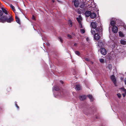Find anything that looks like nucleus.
I'll return each instance as SVG.
<instances>
[{
  "label": "nucleus",
  "mask_w": 126,
  "mask_h": 126,
  "mask_svg": "<svg viewBox=\"0 0 126 126\" xmlns=\"http://www.w3.org/2000/svg\"><path fill=\"white\" fill-rule=\"evenodd\" d=\"M99 33H95L94 35V39L96 41L98 40L101 38V36L99 34Z\"/></svg>",
  "instance_id": "nucleus-1"
},
{
  "label": "nucleus",
  "mask_w": 126,
  "mask_h": 126,
  "mask_svg": "<svg viewBox=\"0 0 126 126\" xmlns=\"http://www.w3.org/2000/svg\"><path fill=\"white\" fill-rule=\"evenodd\" d=\"M110 79L113 82L115 86L116 83V79L115 78V76L114 75H112L110 77Z\"/></svg>",
  "instance_id": "nucleus-2"
},
{
  "label": "nucleus",
  "mask_w": 126,
  "mask_h": 126,
  "mask_svg": "<svg viewBox=\"0 0 126 126\" xmlns=\"http://www.w3.org/2000/svg\"><path fill=\"white\" fill-rule=\"evenodd\" d=\"M7 16H3L0 17V21L2 23L6 22Z\"/></svg>",
  "instance_id": "nucleus-3"
},
{
  "label": "nucleus",
  "mask_w": 126,
  "mask_h": 126,
  "mask_svg": "<svg viewBox=\"0 0 126 126\" xmlns=\"http://www.w3.org/2000/svg\"><path fill=\"white\" fill-rule=\"evenodd\" d=\"M101 53L103 55H105L107 54L106 50L104 48H101L100 49Z\"/></svg>",
  "instance_id": "nucleus-4"
},
{
  "label": "nucleus",
  "mask_w": 126,
  "mask_h": 126,
  "mask_svg": "<svg viewBox=\"0 0 126 126\" xmlns=\"http://www.w3.org/2000/svg\"><path fill=\"white\" fill-rule=\"evenodd\" d=\"M95 29V30L96 32V33H99V34H100V33H102L101 32L102 31V30L101 27H100L97 28L96 27Z\"/></svg>",
  "instance_id": "nucleus-5"
},
{
  "label": "nucleus",
  "mask_w": 126,
  "mask_h": 126,
  "mask_svg": "<svg viewBox=\"0 0 126 126\" xmlns=\"http://www.w3.org/2000/svg\"><path fill=\"white\" fill-rule=\"evenodd\" d=\"M97 23L96 22H92L91 23V26L92 28L95 29L97 27Z\"/></svg>",
  "instance_id": "nucleus-6"
},
{
  "label": "nucleus",
  "mask_w": 126,
  "mask_h": 126,
  "mask_svg": "<svg viewBox=\"0 0 126 126\" xmlns=\"http://www.w3.org/2000/svg\"><path fill=\"white\" fill-rule=\"evenodd\" d=\"M74 4L75 6L76 7H78L79 6V3L78 0H75L74 1Z\"/></svg>",
  "instance_id": "nucleus-7"
},
{
  "label": "nucleus",
  "mask_w": 126,
  "mask_h": 126,
  "mask_svg": "<svg viewBox=\"0 0 126 126\" xmlns=\"http://www.w3.org/2000/svg\"><path fill=\"white\" fill-rule=\"evenodd\" d=\"M112 31L114 33H116L118 32V28L116 26H115L112 27Z\"/></svg>",
  "instance_id": "nucleus-8"
},
{
  "label": "nucleus",
  "mask_w": 126,
  "mask_h": 126,
  "mask_svg": "<svg viewBox=\"0 0 126 126\" xmlns=\"http://www.w3.org/2000/svg\"><path fill=\"white\" fill-rule=\"evenodd\" d=\"M13 19L11 17L9 16V18L6 17V21L8 23H11L13 21Z\"/></svg>",
  "instance_id": "nucleus-9"
},
{
  "label": "nucleus",
  "mask_w": 126,
  "mask_h": 126,
  "mask_svg": "<svg viewBox=\"0 0 126 126\" xmlns=\"http://www.w3.org/2000/svg\"><path fill=\"white\" fill-rule=\"evenodd\" d=\"M80 100H85L86 98V96L85 95H80L79 97Z\"/></svg>",
  "instance_id": "nucleus-10"
},
{
  "label": "nucleus",
  "mask_w": 126,
  "mask_h": 126,
  "mask_svg": "<svg viewBox=\"0 0 126 126\" xmlns=\"http://www.w3.org/2000/svg\"><path fill=\"white\" fill-rule=\"evenodd\" d=\"M91 12L89 11H86L85 13V15L86 17H88L90 16L91 15Z\"/></svg>",
  "instance_id": "nucleus-11"
},
{
  "label": "nucleus",
  "mask_w": 126,
  "mask_h": 126,
  "mask_svg": "<svg viewBox=\"0 0 126 126\" xmlns=\"http://www.w3.org/2000/svg\"><path fill=\"white\" fill-rule=\"evenodd\" d=\"M96 14L95 13H91V15L90 16V17L92 19H94L96 17Z\"/></svg>",
  "instance_id": "nucleus-12"
},
{
  "label": "nucleus",
  "mask_w": 126,
  "mask_h": 126,
  "mask_svg": "<svg viewBox=\"0 0 126 126\" xmlns=\"http://www.w3.org/2000/svg\"><path fill=\"white\" fill-rule=\"evenodd\" d=\"M16 22H17L20 26L21 24V22L20 18L17 16H16Z\"/></svg>",
  "instance_id": "nucleus-13"
},
{
  "label": "nucleus",
  "mask_w": 126,
  "mask_h": 126,
  "mask_svg": "<svg viewBox=\"0 0 126 126\" xmlns=\"http://www.w3.org/2000/svg\"><path fill=\"white\" fill-rule=\"evenodd\" d=\"M81 89V87L80 85L78 84L76 86L75 89L76 90H79Z\"/></svg>",
  "instance_id": "nucleus-14"
},
{
  "label": "nucleus",
  "mask_w": 126,
  "mask_h": 126,
  "mask_svg": "<svg viewBox=\"0 0 126 126\" xmlns=\"http://www.w3.org/2000/svg\"><path fill=\"white\" fill-rule=\"evenodd\" d=\"M10 7L15 14V18H16V11L15 9V7L11 4L10 5Z\"/></svg>",
  "instance_id": "nucleus-15"
},
{
  "label": "nucleus",
  "mask_w": 126,
  "mask_h": 126,
  "mask_svg": "<svg viewBox=\"0 0 126 126\" xmlns=\"http://www.w3.org/2000/svg\"><path fill=\"white\" fill-rule=\"evenodd\" d=\"M87 96L90 99V101L91 102H92L94 100V98L92 95L91 94L88 95H87Z\"/></svg>",
  "instance_id": "nucleus-16"
},
{
  "label": "nucleus",
  "mask_w": 126,
  "mask_h": 126,
  "mask_svg": "<svg viewBox=\"0 0 126 126\" xmlns=\"http://www.w3.org/2000/svg\"><path fill=\"white\" fill-rule=\"evenodd\" d=\"M54 90L57 91H58L60 90V88L58 86H55L53 87Z\"/></svg>",
  "instance_id": "nucleus-17"
},
{
  "label": "nucleus",
  "mask_w": 126,
  "mask_h": 126,
  "mask_svg": "<svg viewBox=\"0 0 126 126\" xmlns=\"http://www.w3.org/2000/svg\"><path fill=\"white\" fill-rule=\"evenodd\" d=\"M112 65L111 64H110L108 65L107 67L111 71L112 69Z\"/></svg>",
  "instance_id": "nucleus-18"
},
{
  "label": "nucleus",
  "mask_w": 126,
  "mask_h": 126,
  "mask_svg": "<svg viewBox=\"0 0 126 126\" xmlns=\"http://www.w3.org/2000/svg\"><path fill=\"white\" fill-rule=\"evenodd\" d=\"M115 22L113 20L111 21L110 23L111 25L112 26V27L115 26Z\"/></svg>",
  "instance_id": "nucleus-19"
},
{
  "label": "nucleus",
  "mask_w": 126,
  "mask_h": 126,
  "mask_svg": "<svg viewBox=\"0 0 126 126\" xmlns=\"http://www.w3.org/2000/svg\"><path fill=\"white\" fill-rule=\"evenodd\" d=\"M120 44H121L125 45L126 44V42L124 40H121L120 41Z\"/></svg>",
  "instance_id": "nucleus-20"
},
{
  "label": "nucleus",
  "mask_w": 126,
  "mask_h": 126,
  "mask_svg": "<svg viewBox=\"0 0 126 126\" xmlns=\"http://www.w3.org/2000/svg\"><path fill=\"white\" fill-rule=\"evenodd\" d=\"M1 9L2 10V12H3V13H4L5 14H7V10L3 8H1Z\"/></svg>",
  "instance_id": "nucleus-21"
},
{
  "label": "nucleus",
  "mask_w": 126,
  "mask_h": 126,
  "mask_svg": "<svg viewBox=\"0 0 126 126\" xmlns=\"http://www.w3.org/2000/svg\"><path fill=\"white\" fill-rule=\"evenodd\" d=\"M68 23L69 25V26L70 27H72V23L71 20H69L68 22Z\"/></svg>",
  "instance_id": "nucleus-22"
},
{
  "label": "nucleus",
  "mask_w": 126,
  "mask_h": 126,
  "mask_svg": "<svg viewBox=\"0 0 126 126\" xmlns=\"http://www.w3.org/2000/svg\"><path fill=\"white\" fill-rule=\"evenodd\" d=\"M119 35L121 37H123L124 36V35L122 32H119Z\"/></svg>",
  "instance_id": "nucleus-23"
},
{
  "label": "nucleus",
  "mask_w": 126,
  "mask_h": 126,
  "mask_svg": "<svg viewBox=\"0 0 126 126\" xmlns=\"http://www.w3.org/2000/svg\"><path fill=\"white\" fill-rule=\"evenodd\" d=\"M91 32L92 35H94V34L95 33V31L94 30H93L91 29Z\"/></svg>",
  "instance_id": "nucleus-24"
},
{
  "label": "nucleus",
  "mask_w": 126,
  "mask_h": 126,
  "mask_svg": "<svg viewBox=\"0 0 126 126\" xmlns=\"http://www.w3.org/2000/svg\"><path fill=\"white\" fill-rule=\"evenodd\" d=\"M75 53L76 55H78V56H79L80 55V53L78 51H75Z\"/></svg>",
  "instance_id": "nucleus-25"
},
{
  "label": "nucleus",
  "mask_w": 126,
  "mask_h": 126,
  "mask_svg": "<svg viewBox=\"0 0 126 126\" xmlns=\"http://www.w3.org/2000/svg\"><path fill=\"white\" fill-rule=\"evenodd\" d=\"M80 31L81 33L82 34L84 33L85 32V31L84 30L82 29H80Z\"/></svg>",
  "instance_id": "nucleus-26"
},
{
  "label": "nucleus",
  "mask_w": 126,
  "mask_h": 126,
  "mask_svg": "<svg viewBox=\"0 0 126 126\" xmlns=\"http://www.w3.org/2000/svg\"><path fill=\"white\" fill-rule=\"evenodd\" d=\"M99 61L100 62L102 63H103L104 62V60L103 59H100L99 60Z\"/></svg>",
  "instance_id": "nucleus-27"
},
{
  "label": "nucleus",
  "mask_w": 126,
  "mask_h": 126,
  "mask_svg": "<svg viewBox=\"0 0 126 126\" xmlns=\"http://www.w3.org/2000/svg\"><path fill=\"white\" fill-rule=\"evenodd\" d=\"M3 15V12L1 10H0V17L1 16Z\"/></svg>",
  "instance_id": "nucleus-28"
},
{
  "label": "nucleus",
  "mask_w": 126,
  "mask_h": 126,
  "mask_svg": "<svg viewBox=\"0 0 126 126\" xmlns=\"http://www.w3.org/2000/svg\"><path fill=\"white\" fill-rule=\"evenodd\" d=\"M76 19H77V21L78 22V23H79V24H80V23H81V21L77 17L76 18Z\"/></svg>",
  "instance_id": "nucleus-29"
},
{
  "label": "nucleus",
  "mask_w": 126,
  "mask_h": 126,
  "mask_svg": "<svg viewBox=\"0 0 126 126\" xmlns=\"http://www.w3.org/2000/svg\"><path fill=\"white\" fill-rule=\"evenodd\" d=\"M67 37L70 38H72V36L69 34H68L67 35Z\"/></svg>",
  "instance_id": "nucleus-30"
},
{
  "label": "nucleus",
  "mask_w": 126,
  "mask_h": 126,
  "mask_svg": "<svg viewBox=\"0 0 126 126\" xmlns=\"http://www.w3.org/2000/svg\"><path fill=\"white\" fill-rule=\"evenodd\" d=\"M59 39L60 40V41L62 43L63 42V40L62 39V38L61 37H58Z\"/></svg>",
  "instance_id": "nucleus-31"
},
{
  "label": "nucleus",
  "mask_w": 126,
  "mask_h": 126,
  "mask_svg": "<svg viewBox=\"0 0 126 126\" xmlns=\"http://www.w3.org/2000/svg\"><path fill=\"white\" fill-rule=\"evenodd\" d=\"M117 95L118 97H119V98H120L121 96V94L119 93H118V94H117Z\"/></svg>",
  "instance_id": "nucleus-32"
},
{
  "label": "nucleus",
  "mask_w": 126,
  "mask_h": 126,
  "mask_svg": "<svg viewBox=\"0 0 126 126\" xmlns=\"http://www.w3.org/2000/svg\"><path fill=\"white\" fill-rule=\"evenodd\" d=\"M11 87H9L7 88V90L8 91V92H9V91H10V90H11Z\"/></svg>",
  "instance_id": "nucleus-33"
},
{
  "label": "nucleus",
  "mask_w": 126,
  "mask_h": 126,
  "mask_svg": "<svg viewBox=\"0 0 126 126\" xmlns=\"http://www.w3.org/2000/svg\"><path fill=\"white\" fill-rule=\"evenodd\" d=\"M123 90L125 92V94L126 95V89H125L124 88H123Z\"/></svg>",
  "instance_id": "nucleus-34"
},
{
  "label": "nucleus",
  "mask_w": 126,
  "mask_h": 126,
  "mask_svg": "<svg viewBox=\"0 0 126 126\" xmlns=\"http://www.w3.org/2000/svg\"><path fill=\"white\" fill-rule=\"evenodd\" d=\"M32 18L33 20H35V17L33 15H32Z\"/></svg>",
  "instance_id": "nucleus-35"
},
{
  "label": "nucleus",
  "mask_w": 126,
  "mask_h": 126,
  "mask_svg": "<svg viewBox=\"0 0 126 126\" xmlns=\"http://www.w3.org/2000/svg\"><path fill=\"white\" fill-rule=\"evenodd\" d=\"M82 25L81 23L79 24V27L80 28H82Z\"/></svg>",
  "instance_id": "nucleus-36"
},
{
  "label": "nucleus",
  "mask_w": 126,
  "mask_h": 126,
  "mask_svg": "<svg viewBox=\"0 0 126 126\" xmlns=\"http://www.w3.org/2000/svg\"><path fill=\"white\" fill-rule=\"evenodd\" d=\"M86 39V41H88L89 40V38L88 37H87Z\"/></svg>",
  "instance_id": "nucleus-37"
},
{
  "label": "nucleus",
  "mask_w": 126,
  "mask_h": 126,
  "mask_svg": "<svg viewBox=\"0 0 126 126\" xmlns=\"http://www.w3.org/2000/svg\"><path fill=\"white\" fill-rule=\"evenodd\" d=\"M78 13L79 14H81V12L80 11H79L78 12Z\"/></svg>",
  "instance_id": "nucleus-38"
},
{
  "label": "nucleus",
  "mask_w": 126,
  "mask_h": 126,
  "mask_svg": "<svg viewBox=\"0 0 126 126\" xmlns=\"http://www.w3.org/2000/svg\"><path fill=\"white\" fill-rule=\"evenodd\" d=\"M16 107L17 108L19 109V107L17 105V104H16Z\"/></svg>",
  "instance_id": "nucleus-39"
},
{
  "label": "nucleus",
  "mask_w": 126,
  "mask_h": 126,
  "mask_svg": "<svg viewBox=\"0 0 126 126\" xmlns=\"http://www.w3.org/2000/svg\"><path fill=\"white\" fill-rule=\"evenodd\" d=\"M85 60L86 61H89V59L88 58H85Z\"/></svg>",
  "instance_id": "nucleus-40"
},
{
  "label": "nucleus",
  "mask_w": 126,
  "mask_h": 126,
  "mask_svg": "<svg viewBox=\"0 0 126 126\" xmlns=\"http://www.w3.org/2000/svg\"><path fill=\"white\" fill-rule=\"evenodd\" d=\"M60 82L62 84H63V82L62 81H60Z\"/></svg>",
  "instance_id": "nucleus-41"
},
{
  "label": "nucleus",
  "mask_w": 126,
  "mask_h": 126,
  "mask_svg": "<svg viewBox=\"0 0 126 126\" xmlns=\"http://www.w3.org/2000/svg\"><path fill=\"white\" fill-rule=\"evenodd\" d=\"M79 17L80 19L81 18V17L80 15L79 16Z\"/></svg>",
  "instance_id": "nucleus-42"
},
{
  "label": "nucleus",
  "mask_w": 126,
  "mask_h": 126,
  "mask_svg": "<svg viewBox=\"0 0 126 126\" xmlns=\"http://www.w3.org/2000/svg\"><path fill=\"white\" fill-rule=\"evenodd\" d=\"M122 95H123V96L124 97H125V95L124 94H122Z\"/></svg>",
  "instance_id": "nucleus-43"
},
{
  "label": "nucleus",
  "mask_w": 126,
  "mask_h": 126,
  "mask_svg": "<svg viewBox=\"0 0 126 126\" xmlns=\"http://www.w3.org/2000/svg\"><path fill=\"white\" fill-rule=\"evenodd\" d=\"M77 45V43H75L74 44V46H76Z\"/></svg>",
  "instance_id": "nucleus-44"
},
{
  "label": "nucleus",
  "mask_w": 126,
  "mask_h": 126,
  "mask_svg": "<svg viewBox=\"0 0 126 126\" xmlns=\"http://www.w3.org/2000/svg\"><path fill=\"white\" fill-rule=\"evenodd\" d=\"M125 84L126 85V79L125 80Z\"/></svg>",
  "instance_id": "nucleus-45"
},
{
  "label": "nucleus",
  "mask_w": 126,
  "mask_h": 126,
  "mask_svg": "<svg viewBox=\"0 0 126 126\" xmlns=\"http://www.w3.org/2000/svg\"><path fill=\"white\" fill-rule=\"evenodd\" d=\"M91 63L92 64L93 63V62H91Z\"/></svg>",
  "instance_id": "nucleus-46"
},
{
  "label": "nucleus",
  "mask_w": 126,
  "mask_h": 126,
  "mask_svg": "<svg viewBox=\"0 0 126 126\" xmlns=\"http://www.w3.org/2000/svg\"><path fill=\"white\" fill-rule=\"evenodd\" d=\"M52 1L53 2H54V0H52Z\"/></svg>",
  "instance_id": "nucleus-47"
}]
</instances>
